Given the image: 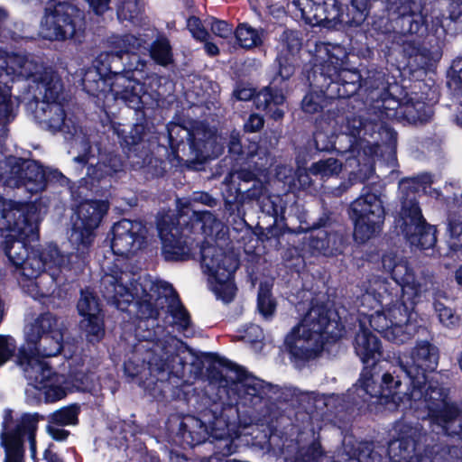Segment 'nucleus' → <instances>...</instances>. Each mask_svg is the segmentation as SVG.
I'll list each match as a JSON object with an SVG mask.
<instances>
[{"label":"nucleus","instance_id":"1","mask_svg":"<svg viewBox=\"0 0 462 462\" xmlns=\"http://www.w3.org/2000/svg\"><path fill=\"white\" fill-rule=\"evenodd\" d=\"M401 385L398 376L385 373L378 387L370 372L365 371L355 385V392L364 402L379 404L390 411L406 408V402L410 408L426 409L433 424V431L448 435L456 433L450 431L449 427L458 416L459 410L448 401L447 389L438 382L427 380L421 386V398L416 400L411 397V391L401 395Z\"/></svg>","mask_w":462,"mask_h":462},{"label":"nucleus","instance_id":"2","mask_svg":"<svg viewBox=\"0 0 462 462\" xmlns=\"http://www.w3.org/2000/svg\"><path fill=\"white\" fill-rule=\"evenodd\" d=\"M130 281L131 274L127 272L106 275L103 278L105 296L121 310L136 300L138 313L143 319H156L162 313H169L171 319L169 324L180 331L188 329L189 315L169 283L147 277L134 284Z\"/></svg>","mask_w":462,"mask_h":462},{"label":"nucleus","instance_id":"3","mask_svg":"<svg viewBox=\"0 0 462 462\" xmlns=\"http://www.w3.org/2000/svg\"><path fill=\"white\" fill-rule=\"evenodd\" d=\"M147 42L145 37H137L134 34L116 36L111 44L114 51L106 54V58H121L124 53H131V62L128 70L125 73L112 72L105 77L101 73H88L84 79L85 88L97 97L103 99L105 106H110L116 99L123 100L129 107L139 109L143 104L145 89L143 84L134 79V71L143 70L145 62L134 54V51L144 48Z\"/></svg>","mask_w":462,"mask_h":462},{"label":"nucleus","instance_id":"4","mask_svg":"<svg viewBox=\"0 0 462 462\" xmlns=\"http://www.w3.org/2000/svg\"><path fill=\"white\" fill-rule=\"evenodd\" d=\"M313 84L328 98H346L359 88L360 75L346 68L347 53L336 44L310 42Z\"/></svg>","mask_w":462,"mask_h":462},{"label":"nucleus","instance_id":"5","mask_svg":"<svg viewBox=\"0 0 462 462\" xmlns=\"http://www.w3.org/2000/svg\"><path fill=\"white\" fill-rule=\"evenodd\" d=\"M362 303L374 308V304H381L383 309L376 310L370 316L371 327L389 341L402 344L411 338L407 331L411 306H408L404 300H400L398 295L393 296L388 291L387 282L381 278H374L368 282L362 295Z\"/></svg>","mask_w":462,"mask_h":462},{"label":"nucleus","instance_id":"6","mask_svg":"<svg viewBox=\"0 0 462 462\" xmlns=\"http://www.w3.org/2000/svg\"><path fill=\"white\" fill-rule=\"evenodd\" d=\"M341 335L338 324L331 320L328 310L324 306H314L288 334L285 342L292 356L310 359L322 349L325 341L337 339Z\"/></svg>","mask_w":462,"mask_h":462},{"label":"nucleus","instance_id":"7","mask_svg":"<svg viewBox=\"0 0 462 462\" xmlns=\"http://www.w3.org/2000/svg\"><path fill=\"white\" fill-rule=\"evenodd\" d=\"M301 48V39L295 31H285L281 36V49L276 59L278 70L273 77L271 86L259 92L254 97V103L258 109L266 110L270 116L275 120L283 116V109L281 106L284 103V96L275 88L279 85V79H289L295 72L296 55Z\"/></svg>","mask_w":462,"mask_h":462},{"label":"nucleus","instance_id":"8","mask_svg":"<svg viewBox=\"0 0 462 462\" xmlns=\"http://www.w3.org/2000/svg\"><path fill=\"white\" fill-rule=\"evenodd\" d=\"M335 123L340 124V134L335 137V140L326 141L325 134L317 132L314 134L316 148L319 151H326L331 148L337 149L339 152H350L360 157V149L366 154V136L374 137L375 134H381L384 130L383 125L375 118L364 117L361 116H352L344 118L339 116Z\"/></svg>","mask_w":462,"mask_h":462},{"label":"nucleus","instance_id":"9","mask_svg":"<svg viewBox=\"0 0 462 462\" xmlns=\"http://www.w3.org/2000/svg\"><path fill=\"white\" fill-rule=\"evenodd\" d=\"M201 266L208 275L211 290L217 299L227 303L236 294L233 274L238 266V260L233 253H226L206 241L201 247Z\"/></svg>","mask_w":462,"mask_h":462},{"label":"nucleus","instance_id":"10","mask_svg":"<svg viewBox=\"0 0 462 462\" xmlns=\"http://www.w3.org/2000/svg\"><path fill=\"white\" fill-rule=\"evenodd\" d=\"M38 415L23 414L19 420L13 419L11 411L5 412L0 433V444L5 452V462H22L23 459V438L30 444L32 459L35 457V439Z\"/></svg>","mask_w":462,"mask_h":462},{"label":"nucleus","instance_id":"11","mask_svg":"<svg viewBox=\"0 0 462 462\" xmlns=\"http://www.w3.org/2000/svg\"><path fill=\"white\" fill-rule=\"evenodd\" d=\"M351 211L356 242L365 243L381 232L384 208L378 194L365 189L361 196L352 202Z\"/></svg>","mask_w":462,"mask_h":462},{"label":"nucleus","instance_id":"12","mask_svg":"<svg viewBox=\"0 0 462 462\" xmlns=\"http://www.w3.org/2000/svg\"><path fill=\"white\" fill-rule=\"evenodd\" d=\"M67 328L62 321L50 312L42 313L25 328L27 343L38 355L51 357L59 355L63 347Z\"/></svg>","mask_w":462,"mask_h":462},{"label":"nucleus","instance_id":"13","mask_svg":"<svg viewBox=\"0 0 462 462\" xmlns=\"http://www.w3.org/2000/svg\"><path fill=\"white\" fill-rule=\"evenodd\" d=\"M438 361V349L427 341L417 343L410 354L399 356V366L411 381L412 398H421V386L427 382L428 373L437 368Z\"/></svg>","mask_w":462,"mask_h":462},{"label":"nucleus","instance_id":"14","mask_svg":"<svg viewBox=\"0 0 462 462\" xmlns=\"http://www.w3.org/2000/svg\"><path fill=\"white\" fill-rule=\"evenodd\" d=\"M17 364L23 369L30 384L36 389L45 390V396L49 402H56L66 396V389L60 385L63 382L62 376L54 374L46 362L32 354L31 349H19Z\"/></svg>","mask_w":462,"mask_h":462},{"label":"nucleus","instance_id":"15","mask_svg":"<svg viewBox=\"0 0 462 462\" xmlns=\"http://www.w3.org/2000/svg\"><path fill=\"white\" fill-rule=\"evenodd\" d=\"M0 180L6 186H24L29 192L36 193L45 189L47 173L34 161H23L15 157L4 158L0 153Z\"/></svg>","mask_w":462,"mask_h":462},{"label":"nucleus","instance_id":"16","mask_svg":"<svg viewBox=\"0 0 462 462\" xmlns=\"http://www.w3.org/2000/svg\"><path fill=\"white\" fill-rule=\"evenodd\" d=\"M383 268L402 287V298L411 304L419 302L433 289L430 277L415 278L408 262L395 254L388 253L382 258Z\"/></svg>","mask_w":462,"mask_h":462},{"label":"nucleus","instance_id":"17","mask_svg":"<svg viewBox=\"0 0 462 462\" xmlns=\"http://www.w3.org/2000/svg\"><path fill=\"white\" fill-rule=\"evenodd\" d=\"M83 14L69 3H57L46 9L40 33L48 40H66L81 30Z\"/></svg>","mask_w":462,"mask_h":462},{"label":"nucleus","instance_id":"18","mask_svg":"<svg viewBox=\"0 0 462 462\" xmlns=\"http://www.w3.org/2000/svg\"><path fill=\"white\" fill-rule=\"evenodd\" d=\"M107 209L106 202L101 200H87L79 206L69 236V242L77 250L79 259L93 242L94 230Z\"/></svg>","mask_w":462,"mask_h":462},{"label":"nucleus","instance_id":"19","mask_svg":"<svg viewBox=\"0 0 462 462\" xmlns=\"http://www.w3.org/2000/svg\"><path fill=\"white\" fill-rule=\"evenodd\" d=\"M400 216L402 221L401 228L411 246L428 249L434 245L435 231L431 226L426 224L413 198L402 202Z\"/></svg>","mask_w":462,"mask_h":462},{"label":"nucleus","instance_id":"20","mask_svg":"<svg viewBox=\"0 0 462 462\" xmlns=\"http://www.w3.org/2000/svg\"><path fill=\"white\" fill-rule=\"evenodd\" d=\"M74 260L79 261V255L61 254L55 245H48L42 251L29 253L16 269L19 270L21 275L32 280L39 277L46 267L49 269L52 267L71 269Z\"/></svg>","mask_w":462,"mask_h":462},{"label":"nucleus","instance_id":"21","mask_svg":"<svg viewBox=\"0 0 462 462\" xmlns=\"http://www.w3.org/2000/svg\"><path fill=\"white\" fill-rule=\"evenodd\" d=\"M292 4L311 25L333 28L342 22L343 11L337 0H293Z\"/></svg>","mask_w":462,"mask_h":462},{"label":"nucleus","instance_id":"22","mask_svg":"<svg viewBox=\"0 0 462 462\" xmlns=\"http://www.w3.org/2000/svg\"><path fill=\"white\" fill-rule=\"evenodd\" d=\"M111 248L115 254L129 257L139 252L145 242V227L142 223L123 219L113 226Z\"/></svg>","mask_w":462,"mask_h":462},{"label":"nucleus","instance_id":"23","mask_svg":"<svg viewBox=\"0 0 462 462\" xmlns=\"http://www.w3.org/2000/svg\"><path fill=\"white\" fill-rule=\"evenodd\" d=\"M33 208L18 205L0 198V230L11 229L20 236H26L38 230L33 217Z\"/></svg>","mask_w":462,"mask_h":462},{"label":"nucleus","instance_id":"24","mask_svg":"<svg viewBox=\"0 0 462 462\" xmlns=\"http://www.w3.org/2000/svg\"><path fill=\"white\" fill-rule=\"evenodd\" d=\"M162 240V251L167 261H182L191 254V244L183 239L180 227L166 222L158 225Z\"/></svg>","mask_w":462,"mask_h":462},{"label":"nucleus","instance_id":"25","mask_svg":"<svg viewBox=\"0 0 462 462\" xmlns=\"http://www.w3.org/2000/svg\"><path fill=\"white\" fill-rule=\"evenodd\" d=\"M0 68L8 75L31 79L34 83L49 69L34 58L16 53L6 54L0 59Z\"/></svg>","mask_w":462,"mask_h":462},{"label":"nucleus","instance_id":"26","mask_svg":"<svg viewBox=\"0 0 462 462\" xmlns=\"http://www.w3.org/2000/svg\"><path fill=\"white\" fill-rule=\"evenodd\" d=\"M186 345L176 338L169 337L163 342H156L152 348V356L147 360L151 368L154 367L159 371L172 370L177 358L182 363L180 355L186 352Z\"/></svg>","mask_w":462,"mask_h":462},{"label":"nucleus","instance_id":"27","mask_svg":"<svg viewBox=\"0 0 462 462\" xmlns=\"http://www.w3.org/2000/svg\"><path fill=\"white\" fill-rule=\"evenodd\" d=\"M27 110L39 123L52 131L61 130L66 124L64 102H40L34 99L28 102Z\"/></svg>","mask_w":462,"mask_h":462},{"label":"nucleus","instance_id":"28","mask_svg":"<svg viewBox=\"0 0 462 462\" xmlns=\"http://www.w3.org/2000/svg\"><path fill=\"white\" fill-rule=\"evenodd\" d=\"M234 389L245 405L255 406L267 396L269 385L253 375H243L234 383Z\"/></svg>","mask_w":462,"mask_h":462},{"label":"nucleus","instance_id":"29","mask_svg":"<svg viewBox=\"0 0 462 462\" xmlns=\"http://www.w3.org/2000/svg\"><path fill=\"white\" fill-rule=\"evenodd\" d=\"M356 355L366 365H374L382 357L381 343L368 329L360 328L354 342Z\"/></svg>","mask_w":462,"mask_h":462},{"label":"nucleus","instance_id":"30","mask_svg":"<svg viewBox=\"0 0 462 462\" xmlns=\"http://www.w3.org/2000/svg\"><path fill=\"white\" fill-rule=\"evenodd\" d=\"M397 439L391 441L389 453L393 457L405 459L404 454L414 450L415 442L420 434L418 427H413L405 421H399L394 426Z\"/></svg>","mask_w":462,"mask_h":462},{"label":"nucleus","instance_id":"31","mask_svg":"<svg viewBox=\"0 0 462 462\" xmlns=\"http://www.w3.org/2000/svg\"><path fill=\"white\" fill-rule=\"evenodd\" d=\"M175 130L185 132L190 139V144L201 154L207 157H217L223 152V146L218 144L217 142L218 137L213 134L211 132L204 133L202 138L200 137V133L199 130H196L190 134L186 129L180 128L179 125H172L171 127L168 128V133L171 139H172V135Z\"/></svg>","mask_w":462,"mask_h":462},{"label":"nucleus","instance_id":"32","mask_svg":"<svg viewBox=\"0 0 462 462\" xmlns=\"http://www.w3.org/2000/svg\"><path fill=\"white\" fill-rule=\"evenodd\" d=\"M40 92L42 93L41 102H64L63 85L58 74L49 69L42 79L36 82Z\"/></svg>","mask_w":462,"mask_h":462},{"label":"nucleus","instance_id":"33","mask_svg":"<svg viewBox=\"0 0 462 462\" xmlns=\"http://www.w3.org/2000/svg\"><path fill=\"white\" fill-rule=\"evenodd\" d=\"M211 437L217 440L215 459L221 460L218 456L226 457L234 452L232 435L228 424L222 419H217L211 428Z\"/></svg>","mask_w":462,"mask_h":462},{"label":"nucleus","instance_id":"34","mask_svg":"<svg viewBox=\"0 0 462 462\" xmlns=\"http://www.w3.org/2000/svg\"><path fill=\"white\" fill-rule=\"evenodd\" d=\"M6 231H9V234L5 236V242L4 249L9 261L17 268L29 254L23 240L30 237L33 238L36 236L37 230L33 234L26 236H20L11 229H6Z\"/></svg>","mask_w":462,"mask_h":462},{"label":"nucleus","instance_id":"35","mask_svg":"<svg viewBox=\"0 0 462 462\" xmlns=\"http://www.w3.org/2000/svg\"><path fill=\"white\" fill-rule=\"evenodd\" d=\"M450 237L448 240L449 251L448 255L462 260V215L457 216L452 212L448 218Z\"/></svg>","mask_w":462,"mask_h":462},{"label":"nucleus","instance_id":"36","mask_svg":"<svg viewBox=\"0 0 462 462\" xmlns=\"http://www.w3.org/2000/svg\"><path fill=\"white\" fill-rule=\"evenodd\" d=\"M235 35L238 45L245 49L258 47L263 43V31H258L246 23L239 24Z\"/></svg>","mask_w":462,"mask_h":462},{"label":"nucleus","instance_id":"37","mask_svg":"<svg viewBox=\"0 0 462 462\" xmlns=\"http://www.w3.org/2000/svg\"><path fill=\"white\" fill-rule=\"evenodd\" d=\"M80 328L89 342H98L105 335L103 315L82 318Z\"/></svg>","mask_w":462,"mask_h":462},{"label":"nucleus","instance_id":"38","mask_svg":"<svg viewBox=\"0 0 462 462\" xmlns=\"http://www.w3.org/2000/svg\"><path fill=\"white\" fill-rule=\"evenodd\" d=\"M77 310L82 318L102 315L99 300L93 291L82 290L77 303Z\"/></svg>","mask_w":462,"mask_h":462},{"label":"nucleus","instance_id":"39","mask_svg":"<svg viewBox=\"0 0 462 462\" xmlns=\"http://www.w3.org/2000/svg\"><path fill=\"white\" fill-rule=\"evenodd\" d=\"M196 224L199 226L202 233L212 239L217 236L222 228V223L209 211H194Z\"/></svg>","mask_w":462,"mask_h":462},{"label":"nucleus","instance_id":"40","mask_svg":"<svg viewBox=\"0 0 462 462\" xmlns=\"http://www.w3.org/2000/svg\"><path fill=\"white\" fill-rule=\"evenodd\" d=\"M183 439L190 445H199L205 441L208 432L201 420L191 418L184 424Z\"/></svg>","mask_w":462,"mask_h":462},{"label":"nucleus","instance_id":"41","mask_svg":"<svg viewBox=\"0 0 462 462\" xmlns=\"http://www.w3.org/2000/svg\"><path fill=\"white\" fill-rule=\"evenodd\" d=\"M342 170V163L337 159L328 158L319 160L310 165L309 171L310 174L319 176L322 180L338 175Z\"/></svg>","mask_w":462,"mask_h":462},{"label":"nucleus","instance_id":"42","mask_svg":"<svg viewBox=\"0 0 462 462\" xmlns=\"http://www.w3.org/2000/svg\"><path fill=\"white\" fill-rule=\"evenodd\" d=\"M79 407L77 404L62 407L49 416V422L60 426L76 425Z\"/></svg>","mask_w":462,"mask_h":462},{"label":"nucleus","instance_id":"43","mask_svg":"<svg viewBox=\"0 0 462 462\" xmlns=\"http://www.w3.org/2000/svg\"><path fill=\"white\" fill-rule=\"evenodd\" d=\"M150 54L153 60L158 64L166 66L172 60L171 47L168 39H157L150 49Z\"/></svg>","mask_w":462,"mask_h":462},{"label":"nucleus","instance_id":"44","mask_svg":"<svg viewBox=\"0 0 462 462\" xmlns=\"http://www.w3.org/2000/svg\"><path fill=\"white\" fill-rule=\"evenodd\" d=\"M257 306L260 313L265 318L272 317L275 311L276 304L271 295V285L261 283L258 292Z\"/></svg>","mask_w":462,"mask_h":462},{"label":"nucleus","instance_id":"45","mask_svg":"<svg viewBox=\"0 0 462 462\" xmlns=\"http://www.w3.org/2000/svg\"><path fill=\"white\" fill-rule=\"evenodd\" d=\"M14 109L15 104L10 88L0 83V123H5L13 118Z\"/></svg>","mask_w":462,"mask_h":462},{"label":"nucleus","instance_id":"46","mask_svg":"<svg viewBox=\"0 0 462 462\" xmlns=\"http://www.w3.org/2000/svg\"><path fill=\"white\" fill-rule=\"evenodd\" d=\"M118 167L119 162L116 157L110 159L109 165L102 162L97 163L95 166L88 167V176L91 180V185H94V181H99L106 176L111 175L117 171Z\"/></svg>","mask_w":462,"mask_h":462},{"label":"nucleus","instance_id":"47","mask_svg":"<svg viewBox=\"0 0 462 462\" xmlns=\"http://www.w3.org/2000/svg\"><path fill=\"white\" fill-rule=\"evenodd\" d=\"M435 311L438 315L439 322L446 328H453L459 325L460 318L455 313V311L445 306L441 302H436L434 304Z\"/></svg>","mask_w":462,"mask_h":462},{"label":"nucleus","instance_id":"48","mask_svg":"<svg viewBox=\"0 0 462 462\" xmlns=\"http://www.w3.org/2000/svg\"><path fill=\"white\" fill-rule=\"evenodd\" d=\"M142 12L139 0H124L118 7V17L134 22Z\"/></svg>","mask_w":462,"mask_h":462},{"label":"nucleus","instance_id":"49","mask_svg":"<svg viewBox=\"0 0 462 462\" xmlns=\"http://www.w3.org/2000/svg\"><path fill=\"white\" fill-rule=\"evenodd\" d=\"M324 92L319 93H310L307 94L301 103V106L304 112L309 114H315L323 107L324 103Z\"/></svg>","mask_w":462,"mask_h":462},{"label":"nucleus","instance_id":"50","mask_svg":"<svg viewBox=\"0 0 462 462\" xmlns=\"http://www.w3.org/2000/svg\"><path fill=\"white\" fill-rule=\"evenodd\" d=\"M447 3L448 15L440 22L441 27L449 26L451 22L457 21L462 16V0H444Z\"/></svg>","mask_w":462,"mask_h":462},{"label":"nucleus","instance_id":"51","mask_svg":"<svg viewBox=\"0 0 462 462\" xmlns=\"http://www.w3.org/2000/svg\"><path fill=\"white\" fill-rule=\"evenodd\" d=\"M414 2L415 0H388L391 8H394L396 11H398L400 14L403 15L402 23L411 24V32H416L418 30L419 24L415 23V29L413 30L411 24L412 19L410 16H405V14L410 10V5Z\"/></svg>","mask_w":462,"mask_h":462},{"label":"nucleus","instance_id":"52","mask_svg":"<svg viewBox=\"0 0 462 462\" xmlns=\"http://www.w3.org/2000/svg\"><path fill=\"white\" fill-rule=\"evenodd\" d=\"M123 143L126 146H134L138 144L142 141L143 137V126L134 125L130 127L128 130L123 129L120 134Z\"/></svg>","mask_w":462,"mask_h":462},{"label":"nucleus","instance_id":"53","mask_svg":"<svg viewBox=\"0 0 462 462\" xmlns=\"http://www.w3.org/2000/svg\"><path fill=\"white\" fill-rule=\"evenodd\" d=\"M15 349L16 345L13 337L0 335V365L13 356Z\"/></svg>","mask_w":462,"mask_h":462},{"label":"nucleus","instance_id":"54","mask_svg":"<svg viewBox=\"0 0 462 462\" xmlns=\"http://www.w3.org/2000/svg\"><path fill=\"white\" fill-rule=\"evenodd\" d=\"M187 27L195 39L200 42L208 40V32L198 17H189L187 22Z\"/></svg>","mask_w":462,"mask_h":462},{"label":"nucleus","instance_id":"55","mask_svg":"<svg viewBox=\"0 0 462 462\" xmlns=\"http://www.w3.org/2000/svg\"><path fill=\"white\" fill-rule=\"evenodd\" d=\"M378 453L373 450L370 443H362L358 447V453L354 455L353 459L357 462H366L367 460H376Z\"/></svg>","mask_w":462,"mask_h":462},{"label":"nucleus","instance_id":"56","mask_svg":"<svg viewBox=\"0 0 462 462\" xmlns=\"http://www.w3.org/2000/svg\"><path fill=\"white\" fill-rule=\"evenodd\" d=\"M243 339L254 345H261L263 339V333L262 328L257 325H250L245 330Z\"/></svg>","mask_w":462,"mask_h":462},{"label":"nucleus","instance_id":"57","mask_svg":"<svg viewBox=\"0 0 462 462\" xmlns=\"http://www.w3.org/2000/svg\"><path fill=\"white\" fill-rule=\"evenodd\" d=\"M210 29L215 35L225 39L233 33L232 27L225 21L212 20Z\"/></svg>","mask_w":462,"mask_h":462},{"label":"nucleus","instance_id":"58","mask_svg":"<svg viewBox=\"0 0 462 462\" xmlns=\"http://www.w3.org/2000/svg\"><path fill=\"white\" fill-rule=\"evenodd\" d=\"M431 182L430 180V177L428 176V175H423V176H420V177H418L417 179H413V180H406L404 182H402V189H414L416 191H419L420 189V186H421L422 189L424 190L425 189V186L426 184H430Z\"/></svg>","mask_w":462,"mask_h":462},{"label":"nucleus","instance_id":"59","mask_svg":"<svg viewBox=\"0 0 462 462\" xmlns=\"http://www.w3.org/2000/svg\"><path fill=\"white\" fill-rule=\"evenodd\" d=\"M417 106H418L416 108L417 114H414L413 113L414 107L412 106L407 105L404 109L405 114L407 115L409 119H411L412 121H420V122L426 121L427 118L429 117V115L425 111L423 113L421 112V110L425 108L424 104L418 103Z\"/></svg>","mask_w":462,"mask_h":462},{"label":"nucleus","instance_id":"60","mask_svg":"<svg viewBox=\"0 0 462 462\" xmlns=\"http://www.w3.org/2000/svg\"><path fill=\"white\" fill-rule=\"evenodd\" d=\"M263 118L259 115L253 114L245 123L244 128L245 132L254 133L262 129L263 126Z\"/></svg>","mask_w":462,"mask_h":462},{"label":"nucleus","instance_id":"61","mask_svg":"<svg viewBox=\"0 0 462 462\" xmlns=\"http://www.w3.org/2000/svg\"><path fill=\"white\" fill-rule=\"evenodd\" d=\"M251 6L254 10H263L268 9L271 14H280L282 13L283 10L280 7H277L275 10H273L272 8L274 6L273 3L274 0H248Z\"/></svg>","mask_w":462,"mask_h":462},{"label":"nucleus","instance_id":"62","mask_svg":"<svg viewBox=\"0 0 462 462\" xmlns=\"http://www.w3.org/2000/svg\"><path fill=\"white\" fill-rule=\"evenodd\" d=\"M310 173V171H307L306 169H298L296 171L297 180H295L297 186L295 188L298 187L302 189L310 188L312 185Z\"/></svg>","mask_w":462,"mask_h":462},{"label":"nucleus","instance_id":"63","mask_svg":"<svg viewBox=\"0 0 462 462\" xmlns=\"http://www.w3.org/2000/svg\"><path fill=\"white\" fill-rule=\"evenodd\" d=\"M60 425L50 423L47 426V431L52 439L56 440H64L68 438L69 432L62 428Z\"/></svg>","mask_w":462,"mask_h":462},{"label":"nucleus","instance_id":"64","mask_svg":"<svg viewBox=\"0 0 462 462\" xmlns=\"http://www.w3.org/2000/svg\"><path fill=\"white\" fill-rule=\"evenodd\" d=\"M237 178L239 180H245V181H250L254 179V174L250 171H241L235 173H229L226 175L223 180V184L226 186H230L232 183L235 182L234 179Z\"/></svg>","mask_w":462,"mask_h":462}]
</instances>
